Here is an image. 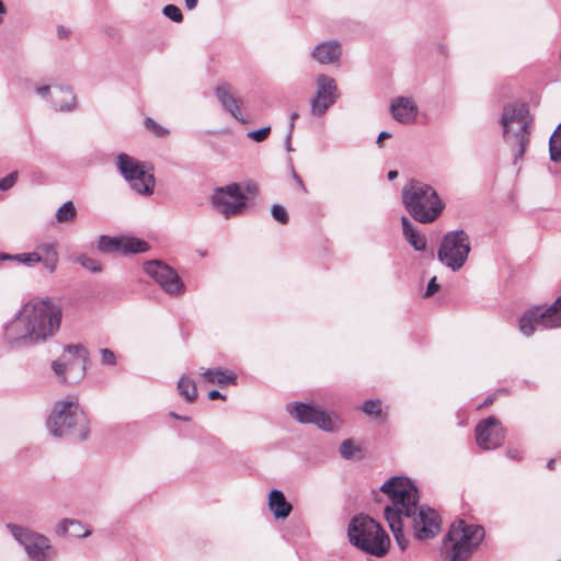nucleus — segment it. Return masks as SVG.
I'll return each instance as SVG.
<instances>
[{
	"label": "nucleus",
	"mask_w": 561,
	"mask_h": 561,
	"mask_svg": "<svg viewBox=\"0 0 561 561\" xmlns=\"http://www.w3.org/2000/svg\"><path fill=\"white\" fill-rule=\"evenodd\" d=\"M439 289V285L436 282V277H432L427 284V288L425 291V297H430L434 295Z\"/></svg>",
	"instance_id": "43"
},
{
	"label": "nucleus",
	"mask_w": 561,
	"mask_h": 561,
	"mask_svg": "<svg viewBox=\"0 0 561 561\" xmlns=\"http://www.w3.org/2000/svg\"><path fill=\"white\" fill-rule=\"evenodd\" d=\"M554 466H556V459H550L548 462H547V468L549 470H553L554 469Z\"/></svg>",
	"instance_id": "53"
},
{
	"label": "nucleus",
	"mask_w": 561,
	"mask_h": 561,
	"mask_svg": "<svg viewBox=\"0 0 561 561\" xmlns=\"http://www.w3.org/2000/svg\"><path fill=\"white\" fill-rule=\"evenodd\" d=\"M402 202L412 218L421 224L435 221L445 207L434 187L416 180L403 186Z\"/></svg>",
	"instance_id": "4"
},
{
	"label": "nucleus",
	"mask_w": 561,
	"mask_h": 561,
	"mask_svg": "<svg viewBox=\"0 0 561 561\" xmlns=\"http://www.w3.org/2000/svg\"><path fill=\"white\" fill-rule=\"evenodd\" d=\"M122 238H111L102 236L99 240V250L104 253L119 252L121 253Z\"/></svg>",
	"instance_id": "30"
},
{
	"label": "nucleus",
	"mask_w": 561,
	"mask_h": 561,
	"mask_svg": "<svg viewBox=\"0 0 561 561\" xmlns=\"http://www.w3.org/2000/svg\"><path fill=\"white\" fill-rule=\"evenodd\" d=\"M47 428L55 437L83 440L89 435V421L78 400L67 397L54 404Z\"/></svg>",
	"instance_id": "3"
},
{
	"label": "nucleus",
	"mask_w": 561,
	"mask_h": 561,
	"mask_svg": "<svg viewBox=\"0 0 561 561\" xmlns=\"http://www.w3.org/2000/svg\"><path fill=\"white\" fill-rule=\"evenodd\" d=\"M77 216V209L71 201L64 203L56 213L58 222L72 221Z\"/></svg>",
	"instance_id": "29"
},
{
	"label": "nucleus",
	"mask_w": 561,
	"mask_h": 561,
	"mask_svg": "<svg viewBox=\"0 0 561 561\" xmlns=\"http://www.w3.org/2000/svg\"><path fill=\"white\" fill-rule=\"evenodd\" d=\"M43 257L57 256L55 247L50 243L42 244L37 248V251Z\"/></svg>",
	"instance_id": "41"
},
{
	"label": "nucleus",
	"mask_w": 561,
	"mask_h": 561,
	"mask_svg": "<svg viewBox=\"0 0 561 561\" xmlns=\"http://www.w3.org/2000/svg\"><path fill=\"white\" fill-rule=\"evenodd\" d=\"M5 13V5L2 0H0V14Z\"/></svg>",
	"instance_id": "54"
},
{
	"label": "nucleus",
	"mask_w": 561,
	"mask_h": 561,
	"mask_svg": "<svg viewBox=\"0 0 561 561\" xmlns=\"http://www.w3.org/2000/svg\"><path fill=\"white\" fill-rule=\"evenodd\" d=\"M145 272L170 296H180L185 291V285L178 273L160 261L147 262Z\"/></svg>",
	"instance_id": "13"
},
{
	"label": "nucleus",
	"mask_w": 561,
	"mask_h": 561,
	"mask_svg": "<svg viewBox=\"0 0 561 561\" xmlns=\"http://www.w3.org/2000/svg\"><path fill=\"white\" fill-rule=\"evenodd\" d=\"M145 125L146 127L152 131L154 135L157 136H163L165 135L167 130L161 127L160 125H158L153 119L151 118H146L145 121Z\"/></svg>",
	"instance_id": "39"
},
{
	"label": "nucleus",
	"mask_w": 561,
	"mask_h": 561,
	"mask_svg": "<svg viewBox=\"0 0 561 561\" xmlns=\"http://www.w3.org/2000/svg\"><path fill=\"white\" fill-rule=\"evenodd\" d=\"M390 110L392 117L401 124L413 123L417 115V107L411 98H397Z\"/></svg>",
	"instance_id": "19"
},
{
	"label": "nucleus",
	"mask_w": 561,
	"mask_h": 561,
	"mask_svg": "<svg viewBox=\"0 0 561 561\" xmlns=\"http://www.w3.org/2000/svg\"><path fill=\"white\" fill-rule=\"evenodd\" d=\"M270 134H271V127L265 126L260 129L249 131L248 137L251 138L255 142H262L268 137Z\"/></svg>",
	"instance_id": "37"
},
{
	"label": "nucleus",
	"mask_w": 561,
	"mask_h": 561,
	"mask_svg": "<svg viewBox=\"0 0 561 561\" xmlns=\"http://www.w3.org/2000/svg\"><path fill=\"white\" fill-rule=\"evenodd\" d=\"M476 439L479 447L484 450L495 449L503 445L505 432L495 416H488L476 426Z\"/></svg>",
	"instance_id": "15"
},
{
	"label": "nucleus",
	"mask_w": 561,
	"mask_h": 561,
	"mask_svg": "<svg viewBox=\"0 0 561 561\" xmlns=\"http://www.w3.org/2000/svg\"><path fill=\"white\" fill-rule=\"evenodd\" d=\"M359 451L352 439H345L340 446V454L344 459H353Z\"/></svg>",
	"instance_id": "33"
},
{
	"label": "nucleus",
	"mask_w": 561,
	"mask_h": 561,
	"mask_svg": "<svg viewBox=\"0 0 561 561\" xmlns=\"http://www.w3.org/2000/svg\"><path fill=\"white\" fill-rule=\"evenodd\" d=\"M268 508L277 519H285L293 511V505L280 490L273 489L268 494Z\"/></svg>",
	"instance_id": "21"
},
{
	"label": "nucleus",
	"mask_w": 561,
	"mask_h": 561,
	"mask_svg": "<svg viewBox=\"0 0 561 561\" xmlns=\"http://www.w3.org/2000/svg\"><path fill=\"white\" fill-rule=\"evenodd\" d=\"M342 54L341 45L336 41H328L318 44L311 57L320 65H329L339 61Z\"/></svg>",
	"instance_id": "20"
},
{
	"label": "nucleus",
	"mask_w": 561,
	"mask_h": 561,
	"mask_svg": "<svg viewBox=\"0 0 561 561\" xmlns=\"http://www.w3.org/2000/svg\"><path fill=\"white\" fill-rule=\"evenodd\" d=\"M3 22V19L0 16V24Z\"/></svg>",
	"instance_id": "59"
},
{
	"label": "nucleus",
	"mask_w": 561,
	"mask_h": 561,
	"mask_svg": "<svg viewBox=\"0 0 561 561\" xmlns=\"http://www.w3.org/2000/svg\"><path fill=\"white\" fill-rule=\"evenodd\" d=\"M170 416H171V417H173V419H176V420H183V421H188V420H190L188 417H186V416H180V415H178V414H176V413H174V412H171V413H170Z\"/></svg>",
	"instance_id": "51"
},
{
	"label": "nucleus",
	"mask_w": 561,
	"mask_h": 561,
	"mask_svg": "<svg viewBox=\"0 0 561 561\" xmlns=\"http://www.w3.org/2000/svg\"><path fill=\"white\" fill-rule=\"evenodd\" d=\"M560 131H553L549 139V153L553 162L561 161V137Z\"/></svg>",
	"instance_id": "31"
},
{
	"label": "nucleus",
	"mask_w": 561,
	"mask_h": 561,
	"mask_svg": "<svg viewBox=\"0 0 561 561\" xmlns=\"http://www.w3.org/2000/svg\"><path fill=\"white\" fill-rule=\"evenodd\" d=\"M350 541L364 552L383 557L390 547L386 531L367 515L355 516L348 526Z\"/></svg>",
	"instance_id": "7"
},
{
	"label": "nucleus",
	"mask_w": 561,
	"mask_h": 561,
	"mask_svg": "<svg viewBox=\"0 0 561 561\" xmlns=\"http://www.w3.org/2000/svg\"><path fill=\"white\" fill-rule=\"evenodd\" d=\"M215 95L224 110L227 111L233 118L242 124L247 122L240 110V104L242 101L234 95L231 85L228 83L218 84L215 89Z\"/></svg>",
	"instance_id": "18"
},
{
	"label": "nucleus",
	"mask_w": 561,
	"mask_h": 561,
	"mask_svg": "<svg viewBox=\"0 0 561 561\" xmlns=\"http://www.w3.org/2000/svg\"><path fill=\"white\" fill-rule=\"evenodd\" d=\"M471 251L470 238L463 230L447 232L437 251V259L448 268L459 271Z\"/></svg>",
	"instance_id": "10"
},
{
	"label": "nucleus",
	"mask_w": 561,
	"mask_h": 561,
	"mask_svg": "<svg viewBox=\"0 0 561 561\" xmlns=\"http://www.w3.org/2000/svg\"><path fill=\"white\" fill-rule=\"evenodd\" d=\"M198 0H185L188 10H193L197 5Z\"/></svg>",
	"instance_id": "49"
},
{
	"label": "nucleus",
	"mask_w": 561,
	"mask_h": 561,
	"mask_svg": "<svg viewBox=\"0 0 561 561\" xmlns=\"http://www.w3.org/2000/svg\"><path fill=\"white\" fill-rule=\"evenodd\" d=\"M554 131H560V136L561 137V123L559 124V126L557 127V129Z\"/></svg>",
	"instance_id": "58"
},
{
	"label": "nucleus",
	"mask_w": 561,
	"mask_h": 561,
	"mask_svg": "<svg viewBox=\"0 0 561 561\" xmlns=\"http://www.w3.org/2000/svg\"><path fill=\"white\" fill-rule=\"evenodd\" d=\"M402 222V232L405 240L414 248L416 251H424L426 249V238L422 234L416 227H414L408 217H401Z\"/></svg>",
	"instance_id": "24"
},
{
	"label": "nucleus",
	"mask_w": 561,
	"mask_h": 561,
	"mask_svg": "<svg viewBox=\"0 0 561 561\" xmlns=\"http://www.w3.org/2000/svg\"><path fill=\"white\" fill-rule=\"evenodd\" d=\"M297 118H298V113L297 112H293L290 114V117H289V129H288V133H287V142H289V140L291 139L293 131H294V128H295V122H296Z\"/></svg>",
	"instance_id": "44"
},
{
	"label": "nucleus",
	"mask_w": 561,
	"mask_h": 561,
	"mask_svg": "<svg viewBox=\"0 0 561 561\" xmlns=\"http://www.w3.org/2000/svg\"><path fill=\"white\" fill-rule=\"evenodd\" d=\"M88 360V351L81 345H67L62 360L53 362L51 368L55 374L62 377L67 371L75 367L80 370L79 378L84 375L85 364Z\"/></svg>",
	"instance_id": "17"
},
{
	"label": "nucleus",
	"mask_w": 561,
	"mask_h": 561,
	"mask_svg": "<svg viewBox=\"0 0 561 561\" xmlns=\"http://www.w3.org/2000/svg\"><path fill=\"white\" fill-rule=\"evenodd\" d=\"M55 533L59 537L85 538L91 530L77 519L64 518L57 524Z\"/></svg>",
	"instance_id": "22"
},
{
	"label": "nucleus",
	"mask_w": 561,
	"mask_h": 561,
	"mask_svg": "<svg viewBox=\"0 0 561 561\" xmlns=\"http://www.w3.org/2000/svg\"><path fill=\"white\" fill-rule=\"evenodd\" d=\"M202 378L206 382L218 385L219 387L237 383V375L233 371L229 369H224L221 367L209 368L204 370L202 373Z\"/></svg>",
	"instance_id": "23"
},
{
	"label": "nucleus",
	"mask_w": 561,
	"mask_h": 561,
	"mask_svg": "<svg viewBox=\"0 0 561 561\" xmlns=\"http://www.w3.org/2000/svg\"><path fill=\"white\" fill-rule=\"evenodd\" d=\"M271 214L272 217L279 224L286 225L288 222L289 217L286 209L283 206L274 204L271 208Z\"/></svg>",
	"instance_id": "35"
},
{
	"label": "nucleus",
	"mask_w": 561,
	"mask_h": 561,
	"mask_svg": "<svg viewBox=\"0 0 561 561\" xmlns=\"http://www.w3.org/2000/svg\"><path fill=\"white\" fill-rule=\"evenodd\" d=\"M492 402H493V398L489 397V398H486L484 404L488 405V404H491Z\"/></svg>",
	"instance_id": "55"
},
{
	"label": "nucleus",
	"mask_w": 561,
	"mask_h": 561,
	"mask_svg": "<svg viewBox=\"0 0 561 561\" xmlns=\"http://www.w3.org/2000/svg\"><path fill=\"white\" fill-rule=\"evenodd\" d=\"M317 93L311 100L310 107L313 116H322L339 99L335 80L327 75H319L316 80Z\"/></svg>",
	"instance_id": "14"
},
{
	"label": "nucleus",
	"mask_w": 561,
	"mask_h": 561,
	"mask_svg": "<svg viewBox=\"0 0 561 561\" xmlns=\"http://www.w3.org/2000/svg\"><path fill=\"white\" fill-rule=\"evenodd\" d=\"M362 411L367 415L379 417L382 414L380 400H366L362 405Z\"/></svg>",
	"instance_id": "32"
},
{
	"label": "nucleus",
	"mask_w": 561,
	"mask_h": 561,
	"mask_svg": "<svg viewBox=\"0 0 561 561\" xmlns=\"http://www.w3.org/2000/svg\"><path fill=\"white\" fill-rule=\"evenodd\" d=\"M208 398L210 400H218V399L226 400V396L220 393L218 390H210L208 392Z\"/></svg>",
	"instance_id": "45"
},
{
	"label": "nucleus",
	"mask_w": 561,
	"mask_h": 561,
	"mask_svg": "<svg viewBox=\"0 0 561 561\" xmlns=\"http://www.w3.org/2000/svg\"><path fill=\"white\" fill-rule=\"evenodd\" d=\"M295 179L297 180V182L304 186V183H302V180L300 179V176H298L297 174H295Z\"/></svg>",
	"instance_id": "56"
},
{
	"label": "nucleus",
	"mask_w": 561,
	"mask_h": 561,
	"mask_svg": "<svg viewBox=\"0 0 561 561\" xmlns=\"http://www.w3.org/2000/svg\"><path fill=\"white\" fill-rule=\"evenodd\" d=\"M49 92H50L49 85H43V87H39L36 89V93L39 94L41 96H46L49 94Z\"/></svg>",
	"instance_id": "47"
},
{
	"label": "nucleus",
	"mask_w": 561,
	"mask_h": 561,
	"mask_svg": "<svg viewBox=\"0 0 561 561\" xmlns=\"http://www.w3.org/2000/svg\"><path fill=\"white\" fill-rule=\"evenodd\" d=\"M51 103L58 111H72L76 107V96L69 88L57 87Z\"/></svg>",
	"instance_id": "25"
},
{
	"label": "nucleus",
	"mask_w": 561,
	"mask_h": 561,
	"mask_svg": "<svg viewBox=\"0 0 561 561\" xmlns=\"http://www.w3.org/2000/svg\"><path fill=\"white\" fill-rule=\"evenodd\" d=\"M60 321L58 306L48 300L28 302L4 327V339L12 348L33 345L54 335Z\"/></svg>",
	"instance_id": "2"
},
{
	"label": "nucleus",
	"mask_w": 561,
	"mask_h": 561,
	"mask_svg": "<svg viewBox=\"0 0 561 561\" xmlns=\"http://www.w3.org/2000/svg\"><path fill=\"white\" fill-rule=\"evenodd\" d=\"M213 208L226 219L241 215L247 207V196L237 183L216 187L210 195Z\"/></svg>",
	"instance_id": "12"
},
{
	"label": "nucleus",
	"mask_w": 561,
	"mask_h": 561,
	"mask_svg": "<svg viewBox=\"0 0 561 561\" xmlns=\"http://www.w3.org/2000/svg\"><path fill=\"white\" fill-rule=\"evenodd\" d=\"M286 149H287L288 151H290V150H291L290 141H289V142H287V141H286Z\"/></svg>",
	"instance_id": "57"
},
{
	"label": "nucleus",
	"mask_w": 561,
	"mask_h": 561,
	"mask_svg": "<svg viewBox=\"0 0 561 561\" xmlns=\"http://www.w3.org/2000/svg\"><path fill=\"white\" fill-rule=\"evenodd\" d=\"M77 261L87 270L91 271V272H101L102 271V266L101 264L92 259V257H89L87 255H80Z\"/></svg>",
	"instance_id": "36"
},
{
	"label": "nucleus",
	"mask_w": 561,
	"mask_h": 561,
	"mask_svg": "<svg viewBox=\"0 0 561 561\" xmlns=\"http://www.w3.org/2000/svg\"><path fill=\"white\" fill-rule=\"evenodd\" d=\"M484 538V528L459 519L451 524L443 541L442 552L446 561H468Z\"/></svg>",
	"instance_id": "6"
},
{
	"label": "nucleus",
	"mask_w": 561,
	"mask_h": 561,
	"mask_svg": "<svg viewBox=\"0 0 561 561\" xmlns=\"http://www.w3.org/2000/svg\"><path fill=\"white\" fill-rule=\"evenodd\" d=\"M18 175H19L18 171H13V172L9 173L7 176H4L3 179H1L0 180V190L7 191V190L11 188L18 180Z\"/></svg>",
	"instance_id": "38"
},
{
	"label": "nucleus",
	"mask_w": 561,
	"mask_h": 561,
	"mask_svg": "<svg viewBox=\"0 0 561 561\" xmlns=\"http://www.w3.org/2000/svg\"><path fill=\"white\" fill-rule=\"evenodd\" d=\"M57 33H58V36L60 38H65L68 35V31L65 27H61V26L58 27Z\"/></svg>",
	"instance_id": "50"
},
{
	"label": "nucleus",
	"mask_w": 561,
	"mask_h": 561,
	"mask_svg": "<svg viewBox=\"0 0 561 561\" xmlns=\"http://www.w3.org/2000/svg\"><path fill=\"white\" fill-rule=\"evenodd\" d=\"M101 360H102V364H104V365L113 366L116 364L115 354L108 348L101 350Z\"/></svg>",
	"instance_id": "40"
},
{
	"label": "nucleus",
	"mask_w": 561,
	"mask_h": 561,
	"mask_svg": "<svg viewBox=\"0 0 561 561\" xmlns=\"http://www.w3.org/2000/svg\"><path fill=\"white\" fill-rule=\"evenodd\" d=\"M57 261H58V255L57 256H48V257H43L42 256V261L45 265V267L49 271V272H54L56 270V264H57Z\"/></svg>",
	"instance_id": "42"
},
{
	"label": "nucleus",
	"mask_w": 561,
	"mask_h": 561,
	"mask_svg": "<svg viewBox=\"0 0 561 561\" xmlns=\"http://www.w3.org/2000/svg\"><path fill=\"white\" fill-rule=\"evenodd\" d=\"M13 538L24 548L27 558L32 561H54L57 554L50 540L27 527L8 524Z\"/></svg>",
	"instance_id": "9"
},
{
	"label": "nucleus",
	"mask_w": 561,
	"mask_h": 561,
	"mask_svg": "<svg viewBox=\"0 0 561 561\" xmlns=\"http://www.w3.org/2000/svg\"><path fill=\"white\" fill-rule=\"evenodd\" d=\"M0 260H14L27 266H33L34 264L42 261V255L38 252L22 253L16 255L0 253Z\"/></svg>",
	"instance_id": "28"
},
{
	"label": "nucleus",
	"mask_w": 561,
	"mask_h": 561,
	"mask_svg": "<svg viewBox=\"0 0 561 561\" xmlns=\"http://www.w3.org/2000/svg\"><path fill=\"white\" fill-rule=\"evenodd\" d=\"M397 176H398V171L391 170V171L388 172V179L389 180H394Z\"/></svg>",
	"instance_id": "52"
},
{
	"label": "nucleus",
	"mask_w": 561,
	"mask_h": 561,
	"mask_svg": "<svg viewBox=\"0 0 561 561\" xmlns=\"http://www.w3.org/2000/svg\"><path fill=\"white\" fill-rule=\"evenodd\" d=\"M287 412L298 422L316 424L327 432H331L335 427L334 421L329 414L306 403H289Z\"/></svg>",
	"instance_id": "16"
},
{
	"label": "nucleus",
	"mask_w": 561,
	"mask_h": 561,
	"mask_svg": "<svg viewBox=\"0 0 561 561\" xmlns=\"http://www.w3.org/2000/svg\"><path fill=\"white\" fill-rule=\"evenodd\" d=\"M536 327L552 329L561 327V295L547 308L536 306L525 312L519 319V330L530 336Z\"/></svg>",
	"instance_id": "11"
},
{
	"label": "nucleus",
	"mask_w": 561,
	"mask_h": 561,
	"mask_svg": "<svg viewBox=\"0 0 561 561\" xmlns=\"http://www.w3.org/2000/svg\"><path fill=\"white\" fill-rule=\"evenodd\" d=\"M117 169L134 193L150 196L154 192L156 179L151 168L127 153L117 156Z\"/></svg>",
	"instance_id": "8"
},
{
	"label": "nucleus",
	"mask_w": 561,
	"mask_h": 561,
	"mask_svg": "<svg viewBox=\"0 0 561 561\" xmlns=\"http://www.w3.org/2000/svg\"><path fill=\"white\" fill-rule=\"evenodd\" d=\"M531 122L526 104L514 103L503 107L501 115L503 136L514 151L515 161L523 158L529 145Z\"/></svg>",
	"instance_id": "5"
},
{
	"label": "nucleus",
	"mask_w": 561,
	"mask_h": 561,
	"mask_svg": "<svg viewBox=\"0 0 561 561\" xmlns=\"http://www.w3.org/2000/svg\"><path fill=\"white\" fill-rule=\"evenodd\" d=\"M149 249L150 247L145 240L135 237L122 238L121 253L123 254L144 253Z\"/></svg>",
	"instance_id": "26"
},
{
	"label": "nucleus",
	"mask_w": 561,
	"mask_h": 561,
	"mask_svg": "<svg viewBox=\"0 0 561 561\" xmlns=\"http://www.w3.org/2000/svg\"><path fill=\"white\" fill-rule=\"evenodd\" d=\"M507 457L513 459V460H518L520 458L518 450H515V449L508 450L507 451Z\"/></svg>",
	"instance_id": "48"
},
{
	"label": "nucleus",
	"mask_w": 561,
	"mask_h": 561,
	"mask_svg": "<svg viewBox=\"0 0 561 561\" xmlns=\"http://www.w3.org/2000/svg\"><path fill=\"white\" fill-rule=\"evenodd\" d=\"M178 390L180 396H182L185 401L190 403L194 402L198 396L194 380L186 375H183L180 378L178 382Z\"/></svg>",
	"instance_id": "27"
},
{
	"label": "nucleus",
	"mask_w": 561,
	"mask_h": 561,
	"mask_svg": "<svg viewBox=\"0 0 561 561\" xmlns=\"http://www.w3.org/2000/svg\"><path fill=\"white\" fill-rule=\"evenodd\" d=\"M390 137H391V134L389 131H386V130L381 131L378 135V138H377L378 146L381 147L382 146V140L388 139Z\"/></svg>",
	"instance_id": "46"
},
{
	"label": "nucleus",
	"mask_w": 561,
	"mask_h": 561,
	"mask_svg": "<svg viewBox=\"0 0 561 561\" xmlns=\"http://www.w3.org/2000/svg\"><path fill=\"white\" fill-rule=\"evenodd\" d=\"M162 13L173 22L180 23L183 21L182 11L174 4L165 5Z\"/></svg>",
	"instance_id": "34"
},
{
	"label": "nucleus",
	"mask_w": 561,
	"mask_h": 561,
	"mask_svg": "<svg viewBox=\"0 0 561 561\" xmlns=\"http://www.w3.org/2000/svg\"><path fill=\"white\" fill-rule=\"evenodd\" d=\"M380 490L391 500V504L385 507L383 514L401 550L409 545L403 533L404 520L411 524L414 538L417 540L432 539L439 533L442 524L439 515L428 506H419V490L410 479L393 477L386 481Z\"/></svg>",
	"instance_id": "1"
}]
</instances>
